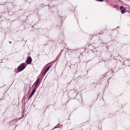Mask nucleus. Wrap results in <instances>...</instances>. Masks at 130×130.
<instances>
[{
    "mask_svg": "<svg viewBox=\"0 0 130 130\" xmlns=\"http://www.w3.org/2000/svg\"><path fill=\"white\" fill-rule=\"evenodd\" d=\"M25 63H22L18 68V72L22 71L25 68Z\"/></svg>",
    "mask_w": 130,
    "mask_h": 130,
    "instance_id": "nucleus-1",
    "label": "nucleus"
},
{
    "mask_svg": "<svg viewBox=\"0 0 130 130\" xmlns=\"http://www.w3.org/2000/svg\"><path fill=\"white\" fill-rule=\"evenodd\" d=\"M32 61L31 57L30 56H29L27 58L26 63L28 64H30L31 63Z\"/></svg>",
    "mask_w": 130,
    "mask_h": 130,
    "instance_id": "nucleus-2",
    "label": "nucleus"
},
{
    "mask_svg": "<svg viewBox=\"0 0 130 130\" xmlns=\"http://www.w3.org/2000/svg\"><path fill=\"white\" fill-rule=\"evenodd\" d=\"M51 67V66H50L49 67H47L45 69L43 73V75H44L45 74L46 72L48 71Z\"/></svg>",
    "mask_w": 130,
    "mask_h": 130,
    "instance_id": "nucleus-3",
    "label": "nucleus"
},
{
    "mask_svg": "<svg viewBox=\"0 0 130 130\" xmlns=\"http://www.w3.org/2000/svg\"><path fill=\"white\" fill-rule=\"evenodd\" d=\"M36 90V89H33V91L31 92V93L29 95V99H30L32 96V95L34 94V93L35 92Z\"/></svg>",
    "mask_w": 130,
    "mask_h": 130,
    "instance_id": "nucleus-4",
    "label": "nucleus"
},
{
    "mask_svg": "<svg viewBox=\"0 0 130 130\" xmlns=\"http://www.w3.org/2000/svg\"><path fill=\"white\" fill-rule=\"evenodd\" d=\"M120 9L121 10V12L123 14L124 13V11L126 10L125 8H124L122 6L120 7Z\"/></svg>",
    "mask_w": 130,
    "mask_h": 130,
    "instance_id": "nucleus-5",
    "label": "nucleus"
},
{
    "mask_svg": "<svg viewBox=\"0 0 130 130\" xmlns=\"http://www.w3.org/2000/svg\"><path fill=\"white\" fill-rule=\"evenodd\" d=\"M40 81V79L39 78H38L37 81L35 83V86L37 87V86L38 84H39Z\"/></svg>",
    "mask_w": 130,
    "mask_h": 130,
    "instance_id": "nucleus-6",
    "label": "nucleus"
},
{
    "mask_svg": "<svg viewBox=\"0 0 130 130\" xmlns=\"http://www.w3.org/2000/svg\"><path fill=\"white\" fill-rule=\"evenodd\" d=\"M118 6L117 5H114L113 7L114 8H116L117 9L118 8Z\"/></svg>",
    "mask_w": 130,
    "mask_h": 130,
    "instance_id": "nucleus-7",
    "label": "nucleus"
}]
</instances>
